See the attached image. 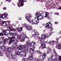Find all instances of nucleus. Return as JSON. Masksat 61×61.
Returning a JSON list of instances; mask_svg holds the SVG:
<instances>
[{
    "mask_svg": "<svg viewBox=\"0 0 61 61\" xmlns=\"http://www.w3.org/2000/svg\"><path fill=\"white\" fill-rule=\"evenodd\" d=\"M18 19L19 20H22V18L20 17H18Z\"/></svg>",
    "mask_w": 61,
    "mask_h": 61,
    "instance_id": "obj_43",
    "label": "nucleus"
},
{
    "mask_svg": "<svg viewBox=\"0 0 61 61\" xmlns=\"http://www.w3.org/2000/svg\"><path fill=\"white\" fill-rule=\"evenodd\" d=\"M17 5H18V6L19 7V6H19V5H18V3H17Z\"/></svg>",
    "mask_w": 61,
    "mask_h": 61,
    "instance_id": "obj_51",
    "label": "nucleus"
},
{
    "mask_svg": "<svg viewBox=\"0 0 61 61\" xmlns=\"http://www.w3.org/2000/svg\"><path fill=\"white\" fill-rule=\"evenodd\" d=\"M0 17L3 18V19H5L7 18V16L5 15H4L0 16Z\"/></svg>",
    "mask_w": 61,
    "mask_h": 61,
    "instance_id": "obj_21",
    "label": "nucleus"
},
{
    "mask_svg": "<svg viewBox=\"0 0 61 61\" xmlns=\"http://www.w3.org/2000/svg\"><path fill=\"white\" fill-rule=\"evenodd\" d=\"M22 26L23 27H25L26 28V27H27V25H26V24H23L22 25Z\"/></svg>",
    "mask_w": 61,
    "mask_h": 61,
    "instance_id": "obj_33",
    "label": "nucleus"
},
{
    "mask_svg": "<svg viewBox=\"0 0 61 61\" xmlns=\"http://www.w3.org/2000/svg\"><path fill=\"white\" fill-rule=\"evenodd\" d=\"M59 33H60V34H61V31L60 32H59Z\"/></svg>",
    "mask_w": 61,
    "mask_h": 61,
    "instance_id": "obj_53",
    "label": "nucleus"
},
{
    "mask_svg": "<svg viewBox=\"0 0 61 61\" xmlns=\"http://www.w3.org/2000/svg\"><path fill=\"white\" fill-rule=\"evenodd\" d=\"M46 56V54H43L42 56V57L43 58V59L44 58H45V57Z\"/></svg>",
    "mask_w": 61,
    "mask_h": 61,
    "instance_id": "obj_30",
    "label": "nucleus"
},
{
    "mask_svg": "<svg viewBox=\"0 0 61 61\" xmlns=\"http://www.w3.org/2000/svg\"><path fill=\"white\" fill-rule=\"evenodd\" d=\"M42 25L43 26H45V28H47V29H49L50 28L51 30H53V28L52 27L51 23L50 22L47 23L46 24V25L45 24H43Z\"/></svg>",
    "mask_w": 61,
    "mask_h": 61,
    "instance_id": "obj_8",
    "label": "nucleus"
},
{
    "mask_svg": "<svg viewBox=\"0 0 61 61\" xmlns=\"http://www.w3.org/2000/svg\"><path fill=\"white\" fill-rule=\"evenodd\" d=\"M4 45V43H0V46H2V45Z\"/></svg>",
    "mask_w": 61,
    "mask_h": 61,
    "instance_id": "obj_38",
    "label": "nucleus"
},
{
    "mask_svg": "<svg viewBox=\"0 0 61 61\" xmlns=\"http://www.w3.org/2000/svg\"><path fill=\"white\" fill-rule=\"evenodd\" d=\"M27 44L24 46H27L28 47V46H30V44H31V41L30 40H28L27 42H26Z\"/></svg>",
    "mask_w": 61,
    "mask_h": 61,
    "instance_id": "obj_17",
    "label": "nucleus"
},
{
    "mask_svg": "<svg viewBox=\"0 0 61 61\" xmlns=\"http://www.w3.org/2000/svg\"><path fill=\"white\" fill-rule=\"evenodd\" d=\"M4 15H7V16H8V14L7 13H4Z\"/></svg>",
    "mask_w": 61,
    "mask_h": 61,
    "instance_id": "obj_42",
    "label": "nucleus"
},
{
    "mask_svg": "<svg viewBox=\"0 0 61 61\" xmlns=\"http://www.w3.org/2000/svg\"><path fill=\"white\" fill-rule=\"evenodd\" d=\"M2 46H0V47H1V48H3V47L4 46H4L3 45H2Z\"/></svg>",
    "mask_w": 61,
    "mask_h": 61,
    "instance_id": "obj_41",
    "label": "nucleus"
},
{
    "mask_svg": "<svg viewBox=\"0 0 61 61\" xmlns=\"http://www.w3.org/2000/svg\"><path fill=\"white\" fill-rule=\"evenodd\" d=\"M15 53L16 55H18V56H24L23 52H20L18 51H16L15 52Z\"/></svg>",
    "mask_w": 61,
    "mask_h": 61,
    "instance_id": "obj_15",
    "label": "nucleus"
},
{
    "mask_svg": "<svg viewBox=\"0 0 61 61\" xmlns=\"http://www.w3.org/2000/svg\"><path fill=\"white\" fill-rule=\"evenodd\" d=\"M6 25H8L9 27V29H10L11 31H15V29L12 27V26L11 25H9V24H6Z\"/></svg>",
    "mask_w": 61,
    "mask_h": 61,
    "instance_id": "obj_16",
    "label": "nucleus"
},
{
    "mask_svg": "<svg viewBox=\"0 0 61 61\" xmlns=\"http://www.w3.org/2000/svg\"><path fill=\"white\" fill-rule=\"evenodd\" d=\"M30 17H32V15H30V14L29 13H27L26 15L25 16V17L26 19L29 22H30L32 24H36V23H38V22H37V21L38 19H36V18H37L36 17L35 18V21H34V19H33L32 20H30Z\"/></svg>",
    "mask_w": 61,
    "mask_h": 61,
    "instance_id": "obj_2",
    "label": "nucleus"
},
{
    "mask_svg": "<svg viewBox=\"0 0 61 61\" xmlns=\"http://www.w3.org/2000/svg\"><path fill=\"white\" fill-rule=\"evenodd\" d=\"M12 25L14 27H15V24H14Z\"/></svg>",
    "mask_w": 61,
    "mask_h": 61,
    "instance_id": "obj_39",
    "label": "nucleus"
},
{
    "mask_svg": "<svg viewBox=\"0 0 61 61\" xmlns=\"http://www.w3.org/2000/svg\"><path fill=\"white\" fill-rule=\"evenodd\" d=\"M10 2V1L9 2Z\"/></svg>",
    "mask_w": 61,
    "mask_h": 61,
    "instance_id": "obj_59",
    "label": "nucleus"
},
{
    "mask_svg": "<svg viewBox=\"0 0 61 61\" xmlns=\"http://www.w3.org/2000/svg\"><path fill=\"white\" fill-rule=\"evenodd\" d=\"M15 42L16 44H17V43H18V40H15Z\"/></svg>",
    "mask_w": 61,
    "mask_h": 61,
    "instance_id": "obj_37",
    "label": "nucleus"
},
{
    "mask_svg": "<svg viewBox=\"0 0 61 61\" xmlns=\"http://www.w3.org/2000/svg\"><path fill=\"white\" fill-rule=\"evenodd\" d=\"M6 50V55L7 57L9 56V53L13 51V49L10 47H8L6 48L5 46H4L2 49V51H5V50Z\"/></svg>",
    "mask_w": 61,
    "mask_h": 61,
    "instance_id": "obj_4",
    "label": "nucleus"
},
{
    "mask_svg": "<svg viewBox=\"0 0 61 61\" xmlns=\"http://www.w3.org/2000/svg\"><path fill=\"white\" fill-rule=\"evenodd\" d=\"M51 57H51V58H50L48 59V61H52V58H53V57H55V56H53V55H52L51 56Z\"/></svg>",
    "mask_w": 61,
    "mask_h": 61,
    "instance_id": "obj_27",
    "label": "nucleus"
},
{
    "mask_svg": "<svg viewBox=\"0 0 61 61\" xmlns=\"http://www.w3.org/2000/svg\"><path fill=\"white\" fill-rule=\"evenodd\" d=\"M56 39L57 41H58L59 40V38L58 37H57L56 38Z\"/></svg>",
    "mask_w": 61,
    "mask_h": 61,
    "instance_id": "obj_45",
    "label": "nucleus"
},
{
    "mask_svg": "<svg viewBox=\"0 0 61 61\" xmlns=\"http://www.w3.org/2000/svg\"><path fill=\"white\" fill-rule=\"evenodd\" d=\"M55 24H56V25L57 24H58V22H55Z\"/></svg>",
    "mask_w": 61,
    "mask_h": 61,
    "instance_id": "obj_46",
    "label": "nucleus"
},
{
    "mask_svg": "<svg viewBox=\"0 0 61 61\" xmlns=\"http://www.w3.org/2000/svg\"><path fill=\"white\" fill-rule=\"evenodd\" d=\"M14 34L15 33L13 32H11L10 33V36H12L11 38H10V37H9V40H10L9 43L10 44H11L12 42H13L15 41V40L16 38L15 36H14Z\"/></svg>",
    "mask_w": 61,
    "mask_h": 61,
    "instance_id": "obj_5",
    "label": "nucleus"
},
{
    "mask_svg": "<svg viewBox=\"0 0 61 61\" xmlns=\"http://www.w3.org/2000/svg\"><path fill=\"white\" fill-rule=\"evenodd\" d=\"M0 18H0V23L1 24L3 23V24H4L5 23V24L6 25V21H3L2 20H1Z\"/></svg>",
    "mask_w": 61,
    "mask_h": 61,
    "instance_id": "obj_22",
    "label": "nucleus"
},
{
    "mask_svg": "<svg viewBox=\"0 0 61 61\" xmlns=\"http://www.w3.org/2000/svg\"><path fill=\"white\" fill-rule=\"evenodd\" d=\"M20 40L21 42H24L25 41V40L23 38L20 39Z\"/></svg>",
    "mask_w": 61,
    "mask_h": 61,
    "instance_id": "obj_32",
    "label": "nucleus"
},
{
    "mask_svg": "<svg viewBox=\"0 0 61 61\" xmlns=\"http://www.w3.org/2000/svg\"><path fill=\"white\" fill-rule=\"evenodd\" d=\"M3 55V53L1 52V51H0V56Z\"/></svg>",
    "mask_w": 61,
    "mask_h": 61,
    "instance_id": "obj_35",
    "label": "nucleus"
},
{
    "mask_svg": "<svg viewBox=\"0 0 61 61\" xmlns=\"http://www.w3.org/2000/svg\"><path fill=\"white\" fill-rule=\"evenodd\" d=\"M26 28L27 30H28L30 31L31 33H32L33 32L35 33V35H34L32 36L35 40L38 39L39 40H40L41 38L40 37L37 36H38V35H39V34H38V33L37 32V31H36V32L35 31H36V30H33L32 29V27L30 25H27V27H26Z\"/></svg>",
    "mask_w": 61,
    "mask_h": 61,
    "instance_id": "obj_1",
    "label": "nucleus"
},
{
    "mask_svg": "<svg viewBox=\"0 0 61 61\" xmlns=\"http://www.w3.org/2000/svg\"><path fill=\"white\" fill-rule=\"evenodd\" d=\"M3 32L4 33L3 35L6 36H10V35H9V33L10 32V30H3Z\"/></svg>",
    "mask_w": 61,
    "mask_h": 61,
    "instance_id": "obj_10",
    "label": "nucleus"
},
{
    "mask_svg": "<svg viewBox=\"0 0 61 61\" xmlns=\"http://www.w3.org/2000/svg\"><path fill=\"white\" fill-rule=\"evenodd\" d=\"M42 13H41L40 12H39L38 13V12H36V13L35 14V15L37 16L36 18H35L36 19H37V23H39V20H42L43 18V17L42 15Z\"/></svg>",
    "mask_w": 61,
    "mask_h": 61,
    "instance_id": "obj_6",
    "label": "nucleus"
},
{
    "mask_svg": "<svg viewBox=\"0 0 61 61\" xmlns=\"http://www.w3.org/2000/svg\"><path fill=\"white\" fill-rule=\"evenodd\" d=\"M19 49L22 51V53L23 54V56L24 57L26 56L27 52L28 51V47L27 46H20L18 47Z\"/></svg>",
    "mask_w": 61,
    "mask_h": 61,
    "instance_id": "obj_3",
    "label": "nucleus"
},
{
    "mask_svg": "<svg viewBox=\"0 0 61 61\" xmlns=\"http://www.w3.org/2000/svg\"><path fill=\"white\" fill-rule=\"evenodd\" d=\"M3 28H2V30H3Z\"/></svg>",
    "mask_w": 61,
    "mask_h": 61,
    "instance_id": "obj_60",
    "label": "nucleus"
},
{
    "mask_svg": "<svg viewBox=\"0 0 61 61\" xmlns=\"http://www.w3.org/2000/svg\"><path fill=\"white\" fill-rule=\"evenodd\" d=\"M53 61H56V58H55L53 60Z\"/></svg>",
    "mask_w": 61,
    "mask_h": 61,
    "instance_id": "obj_40",
    "label": "nucleus"
},
{
    "mask_svg": "<svg viewBox=\"0 0 61 61\" xmlns=\"http://www.w3.org/2000/svg\"><path fill=\"white\" fill-rule=\"evenodd\" d=\"M56 48H57V49H61V45L60 44H58V45L56 47Z\"/></svg>",
    "mask_w": 61,
    "mask_h": 61,
    "instance_id": "obj_25",
    "label": "nucleus"
},
{
    "mask_svg": "<svg viewBox=\"0 0 61 61\" xmlns=\"http://www.w3.org/2000/svg\"><path fill=\"white\" fill-rule=\"evenodd\" d=\"M44 17H47V18H48L49 19H50V18L49 17V13L47 12L45 13V16H44Z\"/></svg>",
    "mask_w": 61,
    "mask_h": 61,
    "instance_id": "obj_20",
    "label": "nucleus"
},
{
    "mask_svg": "<svg viewBox=\"0 0 61 61\" xmlns=\"http://www.w3.org/2000/svg\"><path fill=\"white\" fill-rule=\"evenodd\" d=\"M12 3H13V2H12Z\"/></svg>",
    "mask_w": 61,
    "mask_h": 61,
    "instance_id": "obj_58",
    "label": "nucleus"
},
{
    "mask_svg": "<svg viewBox=\"0 0 61 61\" xmlns=\"http://www.w3.org/2000/svg\"><path fill=\"white\" fill-rule=\"evenodd\" d=\"M7 23H8L9 24V23H10V20H8L7 21Z\"/></svg>",
    "mask_w": 61,
    "mask_h": 61,
    "instance_id": "obj_44",
    "label": "nucleus"
},
{
    "mask_svg": "<svg viewBox=\"0 0 61 61\" xmlns=\"http://www.w3.org/2000/svg\"><path fill=\"white\" fill-rule=\"evenodd\" d=\"M35 49V46L33 48V49H32L31 51V53L29 55V58H28L26 59V61H30L29 60H30L31 61H32L34 60V59L33 57V54L34 53V50Z\"/></svg>",
    "mask_w": 61,
    "mask_h": 61,
    "instance_id": "obj_7",
    "label": "nucleus"
},
{
    "mask_svg": "<svg viewBox=\"0 0 61 61\" xmlns=\"http://www.w3.org/2000/svg\"><path fill=\"white\" fill-rule=\"evenodd\" d=\"M50 14H53V13H51Z\"/></svg>",
    "mask_w": 61,
    "mask_h": 61,
    "instance_id": "obj_55",
    "label": "nucleus"
},
{
    "mask_svg": "<svg viewBox=\"0 0 61 61\" xmlns=\"http://www.w3.org/2000/svg\"><path fill=\"white\" fill-rule=\"evenodd\" d=\"M50 35H51V33H48L46 36L47 37H49Z\"/></svg>",
    "mask_w": 61,
    "mask_h": 61,
    "instance_id": "obj_31",
    "label": "nucleus"
},
{
    "mask_svg": "<svg viewBox=\"0 0 61 61\" xmlns=\"http://www.w3.org/2000/svg\"><path fill=\"white\" fill-rule=\"evenodd\" d=\"M14 34L15 36H15V37L17 39H18V38H19L22 37V36H23V37L25 38H27V37L26 36V35L25 33L23 34L22 35H19L18 36H17V33H14Z\"/></svg>",
    "mask_w": 61,
    "mask_h": 61,
    "instance_id": "obj_9",
    "label": "nucleus"
},
{
    "mask_svg": "<svg viewBox=\"0 0 61 61\" xmlns=\"http://www.w3.org/2000/svg\"><path fill=\"white\" fill-rule=\"evenodd\" d=\"M6 9V8L5 7H4L3 8V10H5Z\"/></svg>",
    "mask_w": 61,
    "mask_h": 61,
    "instance_id": "obj_49",
    "label": "nucleus"
},
{
    "mask_svg": "<svg viewBox=\"0 0 61 61\" xmlns=\"http://www.w3.org/2000/svg\"><path fill=\"white\" fill-rule=\"evenodd\" d=\"M35 44L36 42L34 41H33L30 43V46H34V45H35Z\"/></svg>",
    "mask_w": 61,
    "mask_h": 61,
    "instance_id": "obj_23",
    "label": "nucleus"
},
{
    "mask_svg": "<svg viewBox=\"0 0 61 61\" xmlns=\"http://www.w3.org/2000/svg\"><path fill=\"white\" fill-rule=\"evenodd\" d=\"M22 61H25V58H23L22 59Z\"/></svg>",
    "mask_w": 61,
    "mask_h": 61,
    "instance_id": "obj_48",
    "label": "nucleus"
},
{
    "mask_svg": "<svg viewBox=\"0 0 61 61\" xmlns=\"http://www.w3.org/2000/svg\"><path fill=\"white\" fill-rule=\"evenodd\" d=\"M42 44L41 45V47H42V49H43V48H46V46L45 44L44 43V42H41Z\"/></svg>",
    "mask_w": 61,
    "mask_h": 61,
    "instance_id": "obj_19",
    "label": "nucleus"
},
{
    "mask_svg": "<svg viewBox=\"0 0 61 61\" xmlns=\"http://www.w3.org/2000/svg\"><path fill=\"white\" fill-rule=\"evenodd\" d=\"M9 0H6V1H9Z\"/></svg>",
    "mask_w": 61,
    "mask_h": 61,
    "instance_id": "obj_54",
    "label": "nucleus"
},
{
    "mask_svg": "<svg viewBox=\"0 0 61 61\" xmlns=\"http://www.w3.org/2000/svg\"><path fill=\"white\" fill-rule=\"evenodd\" d=\"M4 37H2L0 38V43L4 42V44H5L6 42H7L8 41V39H6L5 40L4 39Z\"/></svg>",
    "mask_w": 61,
    "mask_h": 61,
    "instance_id": "obj_12",
    "label": "nucleus"
},
{
    "mask_svg": "<svg viewBox=\"0 0 61 61\" xmlns=\"http://www.w3.org/2000/svg\"><path fill=\"white\" fill-rule=\"evenodd\" d=\"M39 54H40L41 55L42 54V53H41V52H38Z\"/></svg>",
    "mask_w": 61,
    "mask_h": 61,
    "instance_id": "obj_50",
    "label": "nucleus"
},
{
    "mask_svg": "<svg viewBox=\"0 0 61 61\" xmlns=\"http://www.w3.org/2000/svg\"><path fill=\"white\" fill-rule=\"evenodd\" d=\"M12 46L13 47H16V44L15 43H13L12 45Z\"/></svg>",
    "mask_w": 61,
    "mask_h": 61,
    "instance_id": "obj_29",
    "label": "nucleus"
},
{
    "mask_svg": "<svg viewBox=\"0 0 61 61\" xmlns=\"http://www.w3.org/2000/svg\"><path fill=\"white\" fill-rule=\"evenodd\" d=\"M11 55L12 56H14L12 58V61H16L17 60V57H15V54L14 53H11Z\"/></svg>",
    "mask_w": 61,
    "mask_h": 61,
    "instance_id": "obj_13",
    "label": "nucleus"
},
{
    "mask_svg": "<svg viewBox=\"0 0 61 61\" xmlns=\"http://www.w3.org/2000/svg\"><path fill=\"white\" fill-rule=\"evenodd\" d=\"M22 29H23V27H21L20 28L18 27L17 28V30L19 32H20L22 30Z\"/></svg>",
    "mask_w": 61,
    "mask_h": 61,
    "instance_id": "obj_26",
    "label": "nucleus"
},
{
    "mask_svg": "<svg viewBox=\"0 0 61 61\" xmlns=\"http://www.w3.org/2000/svg\"><path fill=\"white\" fill-rule=\"evenodd\" d=\"M13 5H14L15 6V4H13Z\"/></svg>",
    "mask_w": 61,
    "mask_h": 61,
    "instance_id": "obj_56",
    "label": "nucleus"
},
{
    "mask_svg": "<svg viewBox=\"0 0 61 61\" xmlns=\"http://www.w3.org/2000/svg\"><path fill=\"white\" fill-rule=\"evenodd\" d=\"M55 43H56V41L51 40V41H50L49 43L50 44H51L52 46L53 47L54 46V44Z\"/></svg>",
    "mask_w": 61,
    "mask_h": 61,
    "instance_id": "obj_18",
    "label": "nucleus"
},
{
    "mask_svg": "<svg viewBox=\"0 0 61 61\" xmlns=\"http://www.w3.org/2000/svg\"><path fill=\"white\" fill-rule=\"evenodd\" d=\"M59 9H60V10L61 9V7L59 8Z\"/></svg>",
    "mask_w": 61,
    "mask_h": 61,
    "instance_id": "obj_52",
    "label": "nucleus"
},
{
    "mask_svg": "<svg viewBox=\"0 0 61 61\" xmlns=\"http://www.w3.org/2000/svg\"><path fill=\"white\" fill-rule=\"evenodd\" d=\"M34 61H41V59H37L35 58Z\"/></svg>",
    "mask_w": 61,
    "mask_h": 61,
    "instance_id": "obj_28",
    "label": "nucleus"
},
{
    "mask_svg": "<svg viewBox=\"0 0 61 61\" xmlns=\"http://www.w3.org/2000/svg\"><path fill=\"white\" fill-rule=\"evenodd\" d=\"M55 14L56 15H58V13H55Z\"/></svg>",
    "mask_w": 61,
    "mask_h": 61,
    "instance_id": "obj_47",
    "label": "nucleus"
},
{
    "mask_svg": "<svg viewBox=\"0 0 61 61\" xmlns=\"http://www.w3.org/2000/svg\"><path fill=\"white\" fill-rule=\"evenodd\" d=\"M1 5H2V2H1Z\"/></svg>",
    "mask_w": 61,
    "mask_h": 61,
    "instance_id": "obj_57",
    "label": "nucleus"
},
{
    "mask_svg": "<svg viewBox=\"0 0 61 61\" xmlns=\"http://www.w3.org/2000/svg\"><path fill=\"white\" fill-rule=\"evenodd\" d=\"M26 2V0H20V1H18L19 3H20V4H19V5H21V6H22L24 5V2Z\"/></svg>",
    "mask_w": 61,
    "mask_h": 61,
    "instance_id": "obj_14",
    "label": "nucleus"
},
{
    "mask_svg": "<svg viewBox=\"0 0 61 61\" xmlns=\"http://www.w3.org/2000/svg\"><path fill=\"white\" fill-rule=\"evenodd\" d=\"M46 37V35H43L41 36V39H45Z\"/></svg>",
    "mask_w": 61,
    "mask_h": 61,
    "instance_id": "obj_24",
    "label": "nucleus"
},
{
    "mask_svg": "<svg viewBox=\"0 0 61 61\" xmlns=\"http://www.w3.org/2000/svg\"><path fill=\"white\" fill-rule=\"evenodd\" d=\"M47 54H48V53H51V54H52V53H54L56 55V53L55 49H54L53 50H51L50 48L48 49V50L47 51Z\"/></svg>",
    "mask_w": 61,
    "mask_h": 61,
    "instance_id": "obj_11",
    "label": "nucleus"
},
{
    "mask_svg": "<svg viewBox=\"0 0 61 61\" xmlns=\"http://www.w3.org/2000/svg\"><path fill=\"white\" fill-rule=\"evenodd\" d=\"M4 32H3V31L1 33H0V36H3L4 35Z\"/></svg>",
    "mask_w": 61,
    "mask_h": 61,
    "instance_id": "obj_34",
    "label": "nucleus"
},
{
    "mask_svg": "<svg viewBox=\"0 0 61 61\" xmlns=\"http://www.w3.org/2000/svg\"><path fill=\"white\" fill-rule=\"evenodd\" d=\"M59 61H61V56H59Z\"/></svg>",
    "mask_w": 61,
    "mask_h": 61,
    "instance_id": "obj_36",
    "label": "nucleus"
}]
</instances>
